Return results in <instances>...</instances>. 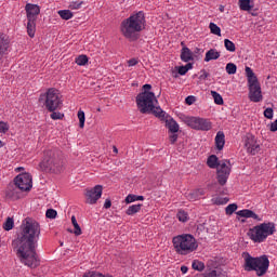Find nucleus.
I'll use <instances>...</instances> for the list:
<instances>
[{
    "mask_svg": "<svg viewBox=\"0 0 277 277\" xmlns=\"http://www.w3.org/2000/svg\"><path fill=\"white\" fill-rule=\"evenodd\" d=\"M58 16H61V18H63V21H70V18H72L74 14L70 10H60Z\"/></svg>",
    "mask_w": 277,
    "mask_h": 277,
    "instance_id": "bb28decb",
    "label": "nucleus"
},
{
    "mask_svg": "<svg viewBox=\"0 0 277 277\" xmlns=\"http://www.w3.org/2000/svg\"><path fill=\"white\" fill-rule=\"evenodd\" d=\"M193 269L196 272H203L205 269V264L198 260H194L192 264Z\"/></svg>",
    "mask_w": 277,
    "mask_h": 277,
    "instance_id": "f704fd0d",
    "label": "nucleus"
},
{
    "mask_svg": "<svg viewBox=\"0 0 277 277\" xmlns=\"http://www.w3.org/2000/svg\"><path fill=\"white\" fill-rule=\"evenodd\" d=\"M246 147L248 153H250V155H256L259 153V150H261V145L256 144V142L254 141H248L246 143Z\"/></svg>",
    "mask_w": 277,
    "mask_h": 277,
    "instance_id": "aec40b11",
    "label": "nucleus"
},
{
    "mask_svg": "<svg viewBox=\"0 0 277 277\" xmlns=\"http://www.w3.org/2000/svg\"><path fill=\"white\" fill-rule=\"evenodd\" d=\"M187 198H188V200H192V201L198 200V193H196V190H194L193 193H189L187 195Z\"/></svg>",
    "mask_w": 277,
    "mask_h": 277,
    "instance_id": "8fccbe9b",
    "label": "nucleus"
},
{
    "mask_svg": "<svg viewBox=\"0 0 277 277\" xmlns=\"http://www.w3.org/2000/svg\"><path fill=\"white\" fill-rule=\"evenodd\" d=\"M79 127L83 129L85 127V113L83 110L78 111Z\"/></svg>",
    "mask_w": 277,
    "mask_h": 277,
    "instance_id": "c9c22d12",
    "label": "nucleus"
},
{
    "mask_svg": "<svg viewBox=\"0 0 277 277\" xmlns=\"http://www.w3.org/2000/svg\"><path fill=\"white\" fill-rule=\"evenodd\" d=\"M61 246H64V242H61Z\"/></svg>",
    "mask_w": 277,
    "mask_h": 277,
    "instance_id": "774afa93",
    "label": "nucleus"
},
{
    "mask_svg": "<svg viewBox=\"0 0 277 277\" xmlns=\"http://www.w3.org/2000/svg\"><path fill=\"white\" fill-rule=\"evenodd\" d=\"M52 114L50 115V118H52V120H62L64 119V114L62 113H57V111H51Z\"/></svg>",
    "mask_w": 277,
    "mask_h": 277,
    "instance_id": "79ce46f5",
    "label": "nucleus"
},
{
    "mask_svg": "<svg viewBox=\"0 0 277 277\" xmlns=\"http://www.w3.org/2000/svg\"><path fill=\"white\" fill-rule=\"evenodd\" d=\"M104 209H111V199H106L105 200Z\"/></svg>",
    "mask_w": 277,
    "mask_h": 277,
    "instance_id": "5fc2aeb1",
    "label": "nucleus"
},
{
    "mask_svg": "<svg viewBox=\"0 0 277 277\" xmlns=\"http://www.w3.org/2000/svg\"><path fill=\"white\" fill-rule=\"evenodd\" d=\"M212 60H220V52L215 49H210L206 53L205 62H211Z\"/></svg>",
    "mask_w": 277,
    "mask_h": 277,
    "instance_id": "5701e85b",
    "label": "nucleus"
},
{
    "mask_svg": "<svg viewBox=\"0 0 277 277\" xmlns=\"http://www.w3.org/2000/svg\"><path fill=\"white\" fill-rule=\"evenodd\" d=\"M237 209H238L237 203H230L226 207L225 213L226 215H233V213H235Z\"/></svg>",
    "mask_w": 277,
    "mask_h": 277,
    "instance_id": "e433bc0d",
    "label": "nucleus"
},
{
    "mask_svg": "<svg viewBox=\"0 0 277 277\" xmlns=\"http://www.w3.org/2000/svg\"><path fill=\"white\" fill-rule=\"evenodd\" d=\"M274 233H276V224L274 222H267L250 228L247 235L254 243H263Z\"/></svg>",
    "mask_w": 277,
    "mask_h": 277,
    "instance_id": "6e6552de",
    "label": "nucleus"
},
{
    "mask_svg": "<svg viewBox=\"0 0 277 277\" xmlns=\"http://www.w3.org/2000/svg\"><path fill=\"white\" fill-rule=\"evenodd\" d=\"M264 117H266L268 120H272V118H274V108H266L264 110Z\"/></svg>",
    "mask_w": 277,
    "mask_h": 277,
    "instance_id": "37998d69",
    "label": "nucleus"
},
{
    "mask_svg": "<svg viewBox=\"0 0 277 277\" xmlns=\"http://www.w3.org/2000/svg\"><path fill=\"white\" fill-rule=\"evenodd\" d=\"M209 29L214 36H222V29L215 23L211 22L209 25Z\"/></svg>",
    "mask_w": 277,
    "mask_h": 277,
    "instance_id": "c756f323",
    "label": "nucleus"
},
{
    "mask_svg": "<svg viewBox=\"0 0 277 277\" xmlns=\"http://www.w3.org/2000/svg\"><path fill=\"white\" fill-rule=\"evenodd\" d=\"M228 197L222 198V197H217L214 201L215 205H226L228 202Z\"/></svg>",
    "mask_w": 277,
    "mask_h": 277,
    "instance_id": "de8ad7c7",
    "label": "nucleus"
},
{
    "mask_svg": "<svg viewBox=\"0 0 277 277\" xmlns=\"http://www.w3.org/2000/svg\"><path fill=\"white\" fill-rule=\"evenodd\" d=\"M179 75L184 76L187 75V71L192 70L194 68V64L188 63L185 66L175 67Z\"/></svg>",
    "mask_w": 277,
    "mask_h": 277,
    "instance_id": "393cba45",
    "label": "nucleus"
},
{
    "mask_svg": "<svg viewBox=\"0 0 277 277\" xmlns=\"http://www.w3.org/2000/svg\"><path fill=\"white\" fill-rule=\"evenodd\" d=\"M185 103H186V105H194V103H196V96H194V95H188V96L185 98Z\"/></svg>",
    "mask_w": 277,
    "mask_h": 277,
    "instance_id": "09e8293b",
    "label": "nucleus"
},
{
    "mask_svg": "<svg viewBox=\"0 0 277 277\" xmlns=\"http://www.w3.org/2000/svg\"><path fill=\"white\" fill-rule=\"evenodd\" d=\"M71 224L75 228L74 235H76V237H79V235H81L82 232H81V226H79V223H77V217L75 215L71 216Z\"/></svg>",
    "mask_w": 277,
    "mask_h": 277,
    "instance_id": "c85d7f7f",
    "label": "nucleus"
},
{
    "mask_svg": "<svg viewBox=\"0 0 277 277\" xmlns=\"http://www.w3.org/2000/svg\"><path fill=\"white\" fill-rule=\"evenodd\" d=\"M136 200H144V196L130 194L126 197L124 201L126 205H131V202H136Z\"/></svg>",
    "mask_w": 277,
    "mask_h": 277,
    "instance_id": "cd10ccee",
    "label": "nucleus"
},
{
    "mask_svg": "<svg viewBox=\"0 0 277 277\" xmlns=\"http://www.w3.org/2000/svg\"><path fill=\"white\" fill-rule=\"evenodd\" d=\"M237 215L240 217H252V220H256V222H261L262 220L256 213H254V211L250 209L240 210L237 212Z\"/></svg>",
    "mask_w": 277,
    "mask_h": 277,
    "instance_id": "a211bd4d",
    "label": "nucleus"
},
{
    "mask_svg": "<svg viewBox=\"0 0 277 277\" xmlns=\"http://www.w3.org/2000/svg\"><path fill=\"white\" fill-rule=\"evenodd\" d=\"M10 131V127L3 121H0V133H8Z\"/></svg>",
    "mask_w": 277,
    "mask_h": 277,
    "instance_id": "49530a36",
    "label": "nucleus"
},
{
    "mask_svg": "<svg viewBox=\"0 0 277 277\" xmlns=\"http://www.w3.org/2000/svg\"><path fill=\"white\" fill-rule=\"evenodd\" d=\"M211 96L214 98L215 105H224V98L216 91H211Z\"/></svg>",
    "mask_w": 277,
    "mask_h": 277,
    "instance_id": "2f4dec72",
    "label": "nucleus"
},
{
    "mask_svg": "<svg viewBox=\"0 0 277 277\" xmlns=\"http://www.w3.org/2000/svg\"><path fill=\"white\" fill-rule=\"evenodd\" d=\"M239 8L240 10H242L243 12H250V10H252V5L250 4V0H239Z\"/></svg>",
    "mask_w": 277,
    "mask_h": 277,
    "instance_id": "a878e982",
    "label": "nucleus"
},
{
    "mask_svg": "<svg viewBox=\"0 0 277 277\" xmlns=\"http://www.w3.org/2000/svg\"><path fill=\"white\" fill-rule=\"evenodd\" d=\"M23 192L24 190L21 189L15 182H13L8 185L5 196L9 198V200H19V198H23Z\"/></svg>",
    "mask_w": 277,
    "mask_h": 277,
    "instance_id": "2eb2a0df",
    "label": "nucleus"
},
{
    "mask_svg": "<svg viewBox=\"0 0 277 277\" xmlns=\"http://www.w3.org/2000/svg\"><path fill=\"white\" fill-rule=\"evenodd\" d=\"M140 211H142V203L130 206L127 209L126 214L135 215V213H140Z\"/></svg>",
    "mask_w": 277,
    "mask_h": 277,
    "instance_id": "b1692460",
    "label": "nucleus"
},
{
    "mask_svg": "<svg viewBox=\"0 0 277 277\" xmlns=\"http://www.w3.org/2000/svg\"><path fill=\"white\" fill-rule=\"evenodd\" d=\"M245 72H246V76H247L248 84L259 82V78L256 77V74H254L252 68L246 67Z\"/></svg>",
    "mask_w": 277,
    "mask_h": 277,
    "instance_id": "412c9836",
    "label": "nucleus"
},
{
    "mask_svg": "<svg viewBox=\"0 0 277 277\" xmlns=\"http://www.w3.org/2000/svg\"><path fill=\"white\" fill-rule=\"evenodd\" d=\"M143 90H144V92H149V90H153V85H150V84H144V85H143Z\"/></svg>",
    "mask_w": 277,
    "mask_h": 277,
    "instance_id": "6e6d98bb",
    "label": "nucleus"
},
{
    "mask_svg": "<svg viewBox=\"0 0 277 277\" xmlns=\"http://www.w3.org/2000/svg\"><path fill=\"white\" fill-rule=\"evenodd\" d=\"M26 18H27V34L29 38L36 36V22L38 21V15L40 14V5L34 3H27L25 5Z\"/></svg>",
    "mask_w": 277,
    "mask_h": 277,
    "instance_id": "9d476101",
    "label": "nucleus"
},
{
    "mask_svg": "<svg viewBox=\"0 0 277 277\" xmlns=\"http://www.w3.org/2000/svg\"><path fill=\"white\" fill-rule=\"evenodd\" d=\"M269 131H272V133H276L277 131V119L271 123V128Z\"/></svg>",
    "mask_w": 277,
    "mask_h": 277,
    "instance_id": "864d4df0",
    "label": "nucleus"
},
{
    "mask_svg": "<svg viewBox=\"0 0 277 277\" xmlns=\"http://www.w3.org/2000/svg\"><path fill=\"white\" fill-rule=\"evenodd\" d=\"M195 192H196V194H198V198H200V196H205V190L203 189H197Z\"/></svg>",
    "mask_w": 277,
    "mask_h": 277,
    "instance_id": "13d9d810",
    "label": "nucleus"
},
{
    "mask_svg": "<svg viewBox=\"0 0 277 277\" xmlns=\"http://www.w3.org/2000/svg\"><path fill=\"white\" fill-rule=\"evenodd\" d=\"M169 140H170L171 144H176V141L179 140V134L172 133L169 136Z\"/></svg>",
    "mask_w": 277,
    "mask_h": 277,
    "instance_id": "3c124183",
    "label": "nucleus"
},
{
    "mask_svg": "<svg viewBox=\"0 0 277 277\" xmlns=\"http://www.w3.org/2000/svg\"><path fill=\"white\" fill-rule=\"evenodd\" d=\"M201 75L199 76V81H206V79H209L210 74L207 72L206 69L200 70Z\"/></svg>",
    "mask_w": 277,
    "mask_h": 277,
    "instance_id": "a18cd8bd",
    "label": "nucleus"
},
{
    "mask_svg": "<svg viewBox=\"0 0 277 277\" xmlns=\"http://www.w3.org/2000/svg\"><path fill=\"white\" fill-rule=\"evenodd\" d=\"M3 228L4 230H12V228H14V219L8 217L3 224Z\"/></svg>",
    "mask_w": 277,
    "mask_h": 277,
    "instance_id": "4c0bfd02",
    "label": "nucleus"
},
{
    "mask_svg": "<svg viewBox=\"0 0 277 277\" xmlns=\"http://www.w3.org/2000/svg\"><path fill=\"white\" fill-rule=\"evenodd\" d=\"M88 55L81 54L78 57H76V64L78 66H85V64H88Z\"/></svg>",
    "mask_w": 277,
    "mask_h": 277,
    "instance_id": "473e14b6",
    "label": "nucleus"
},
{
    "mask_svg": "<svg viewBox=\"0 0 277 277\" xmlns=\"http://www.w3.org/2000/svg\"><path fill=\"white\" fill-rule=\"evenodd\" d=\"M224 144H226V136L222 131H219L215 136V146L217 150H223Z\"/></svg>",
    "mask_w": 277,
    "mask_h": 277,
    "instance_id": "6ab92c4d",
    "label": "nucleus"
},
{
    "mask_svg": "<svg viewBox=\"0 0 277 277\" xmlns=\"http://www.w3.org/2000/svg\"><path fill=\"white\" fill-rule=\"evenodd\" d=\"M217 194H223V195H226V194H228V189H226V188H219L217 190Z\"/></svg>",
    "mask_w": 277,
    "mask_h": 277,
    "instance_id": "4d7b16f0",
    "label": "nucleus"
},
{
    "mask_svg": "<svg viewBox=\"0 0 277 277\" xmlns=\"http://www.w3.org/2000/svg\"><path fill=\"white\" fill-rule=\"evenodd\" d=\"M188 269L189 268L187 266H181L182 274H187Z\"/></svg>",
    "mask_w": 277,
    "mask_h": 277,
    "instance_id": "bf43d9fd",
    "label": "nucleus"
},
{
    "mask_svg": "<svg viewBox=\"0 0 277 277\" xmlns=\"http://www.w3.org/2000/svg\"><path fill=\"white\" fill-rule=\"evenodd\" d=\"M101 196H103V185H95L93 188L87 189V205H96Z\"/></svg>",
    "mask_w": 277,
    "mask_h": 277,
    "instance_id": "ddd939ff",
    "label": "nucleus"
},
{
    "mask_svg": "<svg viewBox=\"0 0 277 277\" xmlns=\"http://www.w3.org/2000/svg\"><path fill=\"white\" fill-rule=\"evenodd\" d=\"M39 101H44V107L48 111L62 109V97H60V91L55 88L48 89L45 94L40 95Z\"/></svg>",
    "mask_w": 277,
    "mask_h": 277,
    "instance_id": "1a4fd4ad",
    "label": "nucleus"
},
{
    "mask_svg": "<svg viewBox=\"0 0 277 277\" xmlns=\"http://www.w3.org/2000/svg\"><path fill=\"white\" fill-rule=\"evenodd\" d=\"M18 171L23 170V167L17 168Z\"/></svg>",
    "mask_w": 277,
    "mask_h": 277,
    "instance_id": "e2e57ef3",
    "label": "nucleus"
},
{
    "mask_svg": "<svg viewBox=\"0 0 277 277\" xmlns=\"http://www.w3.org/2000/svg\"><path fill=\"white\" fill-rule=\"evenodd\" d=\"M114 153H118V148L114 147Z\"/></svg>",
    "mask_w": 277,
    "mask_h": 277,
    "instance_id": "680f3d73",
    "label": "nucleus"
},
{
    "mask_svg": "<svg viewBox=\"0 0 277 277\" xmlns=\"http://www.w3.org/2000/svg\"><path fill=\"white\" fill-rule=\"evenodd\" d=\"M43 172H62L64 168V155L57 148L47 149L43 154V159L39 164Z\"/></svg>",
    "mask_w": 277,
    "mask_h": 277,
    "instance_id": "20e7f679",
    "label": "nucleus"
},
{
    "mask_svg": "<svg viewBox=\"0 0 277 277\" xmlns=\"http://www.w3.org/2000/svg\"><path fill=\"white\" fill-rule=\"evenodd\" d=\"M208 168L216 170V181L221 187H224L228 183V176H230L232 164L230 160H221L215 155H211L207 159Z\"/></svg>",
    "mask_w": 277,
    "mask_h": 277,
    "instance_id": "423d86ee",
    "label": "nucleus"
},
{
    "mask_svg": "<svg viewBox=\"0 0 277 277\" xmlns=\"http://www.w3.org/2000/svg\"><path fill=\"white\" fill-rule=\"evenodd\" d=\"M81 5H83V1H74L69 4V10H81Z\"/></svg>",
    "mask_w": 277,
    "mask_h": 277,
    "instance_id": "a19ab883",
    "label": "nucleus"
},
{
    "mask_svg": "<svg viewBox=\"0 0 277 277\" xmlns=\"http://www.w3.org/2000/svg\"><path fill=\"white\" fill-rule=\"evenodd\" d=\"M40 223L31 217H26L22 222L17 238L12 242L21 263L32 269L40 265V258H38L36 252V245L38 239H40Z\"/></svg>",
    "mask_w": 277,
    "mask_h": 277,
    "instance_id": "f257e3e1",
    "label": "nucleus"
},
{
    "mask_svg": "<svg viewBox=\"0 0 277 277\" xmlns=\"http://www.w3.org/2000/svg\"><path fill=\"white\" fill-rule=\"evenodd\" d=\"M196 51L198 52V51H200V49L197 48Z\"/></svg>",
    "mask_w": 277,
    "mask_h": 277,
    "instance_id": "69168bd1",
    "label": "nucleus"
},
{
    "mask_svg": "<svg viewBox=\"0 0 277 277\" xmlns=\"http://www.w3.org/2000/svg\"><path fill=\"white\" fill-rule=\"evenodd\" d=\"M0 148H3V142L0 140Z\"/></svg>",
    "mask_w": 277,
    "mask_h": 277,
    "instance_id": "052dcab7",
    "label": "nucleus"
},
{
    "mask_svg": "<svg viewBox=\"0 0 277 277\" xmlns=\"http://www.w3.org/2000/svg\"><path fill=\"white\" fill-rule=\"evenodd\" d=\"M83 277H105V275H103L98 272H89V273L84 274ZM107 277H111V276H107Z\"/></svg>",
    "mask_w": 277,
    "mask_h": 277,
    "instance_id": "c03bdc74",
    "label": "nucleus"
},
{
    "mask_svg": "<svg viewBox=\"0 0 277 277\" xmlns=\"http://www.w3.org/2000/svg\"><path fill=\"white\" fill-rule=\"evenodd\" d=\"M181 60H182V62H192L194 60V56L192 54V50H189V48L184 47L182 49Z\"/></svg>",
    "mask_w": 277,
    "mask_h": 277,
    "instance_id": "4be33fe9",
    "label": "nucleus"
},
{
    "mask_svg": "<svg viewBox=\"0 0 277 277\" xmlns=\"http://www.w3.org/2000/svg\"><path fill=\"white\" fill-rule=\"evenodd\" d=\"M173 248L176 254L186 256V254H192L198 250V241L192 236V234H183L174 236L172 239Z\"/></svg>",
    "mask_w": 277,
    "mask_h": 277,
    "instance_id": "0eeeda50",
    "label": "nucleus"
},
{
    "mask_svg": "<svg viewBox=\"0 0 277 277\" xmlns=\"http://www.w3.org/2000/svg\"><path fill=\"white\" fill-rule=\"evenodd\" d=\"M157 97L153 91H143L136 95V107L141 114H153L156 118L166 120V111L159 106Z\"/></svg>",
    "mask_w": 277,
    "mask_h": 277,
    "instance_id": "7ed1b4c3",
    "label": "nucleus"
},
{
    "mask_svg": "<svg viewBox=\"0 0 277 277\" xmlns=\"http://www.w3.org/2000/svg\"><path fill=\"white\" fill-rule=\"evenodd\" d=\"M249 98L252 103H261L263 101V94L261 92V82H252L248 84Z\"/></svg>",
    "mask_w": 277,
    "mask_h": 277,
    "instance_id": "4468645a",
    "label": "nucleus"
},
{
    "mask_svg": "<svg viewBox=\"0 0 277 277\" xmlns=\"http://www.w3.org/2000/svg\"><path fill=\"white\" fill-rule=\"evenodd\" d=\"M8 51H10V39L0 35V62L3 60V55H8Z\"/></svg>",
    "mask_w": 277,
    "mask_h": 277,
    "instance_id": "dca6fc26",
    "label": "nucleus"
},
{
    "mask_svg": "<svg viewBox=\"0 0 277 277\" xmlns=\"http://www.w3.org/2000/svg\"><path fill=\"white\" fill-rule=\"evenodd\" d=\"M224 47L226 51H229V53H235V51H237V47H235V43L229 39L224 40Z\"/></svg>",
    "mask_w": 277,
    "mask_h": 277,
    "instance_id": "7c9ffc66",
    "label": "nucleus"
},
{
    "mask_svg": "<svg viewBox=\"0 0 277 277\" xmlns=\"http://www.w3.org/2000/svg\"><path fill=\"white\" fill-rule=\"evenodd\" d=\"M166 127L169 130V133H179V123L172 117H168L164 115Z\"/></svg>",
    "mask_w": 277,
    "mask_h": 277,
    "instance_id": "f3484780",
    "label": "nucleus"
},
{
    "mask_svg": "<svg viewBox=\"0 0 277 277\" xmlns=\"http://www.w3.org/2000/svg\"><path fill=\"white\" fill-rule=\"evenodd\" d=\"M45 217H48V220H55L57 217V211L55 209H48Z\"/></svg>",
    "mask_w": 277,
    "mask_h": 277,
    "instance_id": "58836bf2",
    "label": "nucleus"
},
{
    "mask_svg": "<svg viewBox=\"0 0 277 277\" xmlns=\"http://www.w3.org/2000/svg\"><path fill=\"white\" fill-rule=\"evenodd\" d=\"M223 11H224V8L222 6V8H221V12H223Z\"/></svg>",
    "mask_w": 277,
    "mask_h": 277,
    "instance_id": "0e129e2a",
    "label": "nucleus"
},
{
    "mask_svg": "<svg viewBox=\"0 0 277 277\" xmlns=\"http://www.w3.org/2000/svg\"><path fill=\"white\" fill-rule=\"evenodd\" d=\"M140 64V61L137 58H131L128 61V66H137Z\"/></svg>",
    "mask_w": 277,
    "mask_h": 277,
    "instance_id": "603ef678",
    "label": "nucleus"
},
{
    "mask_svg": "<svg viewBox=\"0 0 277 277\" xmlns=\"http://www.w3.org/2000/svg\"><path fill=\"white\" fill-rule=\"evenodd\" d=\"M245 272H255L256 276H265L269 269V258L265 254L252 256L249 252L242 253Z\"/></svg>",
    "mask_w": 277,
    "mask_h": 277,
    "instance_id": "39448f33",
    "label": "nucleus"
},
{
    "mask_svg": "<svg viewBox=\"0 0 277 277\" xmlns=\"http://www.w3.org/2000/svg\"><path fill=\"white\" fill-rule=\"evenodd\" d=\"M227 75H236L237 74V65L235 63H228L225 67Z\"/></svg>",
    "mask_w": 277,
    "mask_h": 277,
    "instance_id": "72a5a7b5",
    "label": "nucleus"
},
{
    "mask_svg": "<svg viewBox=\"0 0 277 277\" xmlns=\"http://www.w3.org/2000/svg\"><path fill=\"white\" fill-rule=\"evenodd\" d=\"M97 111H101V108H97Z\"/></svg>",
    "mask_w": 277,
    "mask_h": 277,
    "instance_id": "338daca9",
    "label": "nucleus"
},
{
    "mask_svg": "<svg viewBox=\"0 0 277 277\" xmlns=\"http://www.w3.org/2000/svg\"><path fill=\"white\" fill-rule=\"evenodd\" d=\"M13 183H15L17 187L24 192H31V188L34 187V181L31 174L29 173L18 174L14 177Z\"/></svg>",
    "mask_w": 277,
    "mask_h": 277,
    "instance_id": "f8f14e48",
    "label": "nucleus"
},
{
    "mask_svg": "<svg viewBox=\"0 0 277 277\" xmlns=\"http://www.w3.org/2000/svg\"><path fill=\"white\" fill-rule=\"evenodd\" d=\"M176 217L180 222H187V212H185V210H180Z\"/></svg>",
    "mask_w": 277,
    "mask_h": 277,
    "instance_id": "ea45409f",
    "label": "nucleus"
},
{
    "mask_svg": "<svg viewBox=\"0 0 277 277\" xmlns=\"http://www.w3.org/2000/svg\"><path fill=\"white\" fill-rule=\"evenodd\" d=\"M184 122L195 131H211L213 127L209 119L200 117H185Z\"/></svg>",
    "mask_w": 277,
    "mask_h": 277,
    "instance_id": "9b49d317",
    "label": "nucleus"
},
{
    "mask_svg": "<svg viewBox=\"0 0 277 277\" xmlns=\"http://www.w3.org/2000/svg\"><path fill=\"white\" fill-rule=\"evenodd\" d=\"M144 29H146V15L143 11L130 15L120 24V31L129 42H137V39L141 38L140 34Z\"/></svg>",
    "mask_w": 277,
    "mask_h": 277,
    "instance_id": "f03ea898",
    "label": "nucleus"
}]
</instances>
